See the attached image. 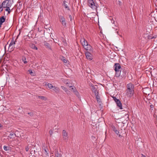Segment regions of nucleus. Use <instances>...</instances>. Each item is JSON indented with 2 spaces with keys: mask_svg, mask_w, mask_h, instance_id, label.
I'll use <instances>...</instances> for the list:
<instances>
[{
  "mask_svg": "<svg viewBox=\"0 0 157 157\" xmlns=\"http://www.w3.org/2000/svg\"><path fill=\"white\" fill-rule=\"evenodd\" d=\"M13 3V0H5L0 5V12L4 8L6 12V15L9 14L11 11V8Z\"/></svg>",
  "mask_w": 157,
  "mask_h": 157,
  "instance_id": "f257e3e1",
  "label": "nucleus"
},
{
  "mask_svg": "<svg viewBox=\"0 0 157 157\" xmlns=\"http://www.w3.org/2000/svg\"><path fill=\"white\" fill-rule=\"evenodd\" d=\"M114 67L116 71L115 76L116 77H119L120 75L121 72V67L119 63H116L114 65Z\"/></svg>",
  "mask_w": 157,
  "mask_h": 157,
  "instance_id": "f03ea898",
  "label": "nucleus"
},
{
  "mask_svg": "<svg viewBox=\"0 0 157 157\" xmlns=\"http://www.w3.org/2000/svg\"><path fill=\"white\" fill-rule=\"evenodd\" d=\"M126 95L127 97L131 98L134 95V90H126Z\"/></svg>",
  "mask_w": 157,
  "mask_h": 157,
  "instance_id": "7ed1b4c3",
  "label": "nucleus"
},
{
  "mask_svg": "<svg viewBox=\"0 0 157 157\" xmlns=\"http://www.w3.org/2000/svg\"><path fill=\"white\" fill-rule=\"evenodd\" d=\"M88 5L93 9H96L97 6L94 2L93 0H88Z\"/></svg>",
  "mask_w": 157,
  "mask_h": 157,
  "instance_id": "20e7f679",
  "label": "nucleus"
},
{
  "mask_svg": "<svg viewBox=\"0 0 157 157\" xmlns=\"http://www.w3.org/2000/svg\"><path fill=\"white\" fill-rule=\"evenodd\" d=\"M113 98L115 102L116 103L117 106L120 109H122L123 108L121 101L119 99H117L115 97H113Z\"/></svg>",
  "mask_w": 157,
  "mask_h": 157,
  "instance_id": "39448f33",
  "label": "nucleus"
},
{
  "mask_svg": "<svg viewBox=\"0 0 157 157\" xmlns=\"http://www.w3.org/2000/svg\"><path fill=\"white\" fill-rule=\"evenodd\" d=\"M134 86L133 84L131 83H129L127 84L126 86L127 90H134Z\"/></svg>",
  "mask_w": 157,
  "mask_h": 157,
  "instance_id": "423d86ee",
  "label": "nucleus"
},
{
  "mask_svg": "<svg viewBox=\"0 0 157 157\" xmlns=\"http://www.w3.org/2000/svg\"><path fill=\"white\" fill-rule=\"evenodd\" d=\"M63 82L67 86L69 87L72 86V82L69 81L67 79H63Z\"/></svg>",
  "mask_w": 157,
  "mask_h": 157,
  "instance_id": "0eeeda50",
  "label": "nucleus"
},
{
  "mask_svg": "<svg viewBox=\"0 0 157 157\" xmlns=\"http://www.w3.org/2000/svg\"><path fill=\"white\" fill-rule=\"evenodd\" d=\"M43 149L44 150V153L46 155V156L45 157H48V154H49V150L44 145H43L42 146Z\"/></svg>",
  "mask_w": 157,
  "mask_h": 157,
  "instance_id": "6e6552de",
  "label": "nucleus"
},
{
  "mask_svg": "<svg viewBox=\"0 0 157 157\" xmlns=\"http://www.w3.org/2000/svg\"><path fill=\"white\" fill-rule=\"evenodd\" d=\"M85 55L86 58L90 60H91L92 59V55L89 52H87L85 53Z\"/></svg>",
  "mask_w": 157,
  "mask_h": 157,
  "instance_id": "1a4fd4ad",
  "label": "nucleus"
},
{
  "mask_svg": "<svg viewBox=\"0 0 157 157\" xmlns=\"http://www.w3.org/2000/svg\"><path fill=\"white\" fill-rule=\"evenodd\" d=\"M84 48L85 50H86V51H90V52H92L93 51L92 47L90 45L88 44L87 45L85 46Z\"/></svg>",
  "mask_w": 157,
  "mask_h": 157,
  "instance_id": "9d476101",
  "label": "nucleus"
},
{
  "mask_svg": "<svg viewBox=\"0 0 157 157\" xmlns=\"http://www.w3.org/2000/svg\"><path fill=\"white\" fill-rule=\"evenodd\" d=\"M62 135L63 139L64 140H67L68 139V134L67 132L66 131L63 130L62 131Z\"/></svg>",
  "mask_w": 157,
  "mask_h": 157,
  "instance_id": "9b49d317",
  "label": "nucleus"
},
{
  "mask_svg": "<svg viewBox=\"0 0 157 157\" xmlns=\"http://www.w3.org/2000/svg\"><path fill=\"white\" fill-rule=\"evenodd\" d=\"M112 23L113 25V28L114 29H116V30H117V28L118 26V24H117V22L116 20H111Z\"/></svg>",
  "mask_w": 157,
  "mask_h": 157,
  "instance_id": "f8f14e48",
  "label": "nucleus"
},
{
  "mask_svg": "<svg viewBox=\"0 0 157 157\" xmlns=\"http://www.w3.org/2000/svg\"><path fill=\"white\" fill-rule=\"evenodd\" d=\"M80 42L83 47L88 44L87 41L84 38H82L80 40Z\"/></svg>",
  "mask_w": 157,
  "mask_h": 157,
  "instance_id": "ddd939ff",
  "label": "nucleus"
},
{
  "mask_svg": "<svg viewBox=\"0 0 157 157\" xmlns=\"http://www.w3.org/2000/svg\"><path fill=\"white\" fill-rule=\"evenodd\" d=\"M97 87L96 86H92V91L94 93V94H97L98 93V92L97 91Z\"/></svg>",
  "mask_w": 157,
  "mask_h": 157,
  "instance_id": "4468645a",
  "label": "nucleus"
},
{
  "mask_svg": "<svg viewBox=\"0 0 157 157\" xmlns=\"http://www.w3.org/2000/svg\"><path fill=\"white\" fill-rule=\"evenodd\" d=\"M52 88H53V90L56 93H58L59 92V89L58 87L53 86Z\"/></svg>",
  "mask_w": 157,
  "mask_h": 157,
  "instance_id": "2eb2a0df",
  "label": "nucleus"
},
{
  "mask_svg": "<svg viewBox=\"0 0 157 157\" xmlns=\"http://www.w3.org/2000/svg\"><path fill=\"white\" fill-rule=\"evenodd\" d=\"M37 97L40 99L44 101H46L47 100V98L45 97L42 96H37Z\"/></svg>",
  "mask_w": 157,
  "mask_h": 157,
  "instance_id": "dca6fc26",
  "label": "nucleus"
},
{
  "mask_svg": "<svg viewBox=\"0 0 157 157\" xmlns=\"http://www.w3.org/2000/svg\"><path fill=\"white\" fill-rule=\"evenodd\" d=\"M44 44L46 48L49 49L51 48V47L49 44L46 41L44 42Z\"/></svg>",
  "mask_w": 157,
  "mask_h": 157,
  "instance_id": "f3484780",
  "label": "nucleus"
},
{
  "mask_svg": "<svg viewBox=\"0 0 157 157\" xmlns=\"http://www.w3.org/2000/svg\"><path fill=\"white\" fill-rule=\"evenodd\" d=\"M55 154L56 157H62V155L59 153L58 151H56Z\"/></svg>",
  "mask_w": 157,
  "mask_h": 157,
  "instance_id": "a211bd4d",
  "label": "nucleus"
},
{
  "mask_svg": "<svg viewBox=\"0 0 157 157\" xmlns=\"http://www.w3.org/2000/svg\"><path fill=\"white\" fill-rule=\"evenodd\" d=\"M61 88L64 90L67 94L70 92V91L68 90L66 87L63 86H61Z\"/></svg>",
  "mask_w": 157,
  "mask_h": 157,
  "instance_id": "6ab92c4d",
  "label": "nucleus"
},
{
  "mask_svg": "<svg viewBox=\"0 0 157 157\" xmlns=\"http://www.w3.org/2000/svg\"><path fill=\"white\" fill-rule=\"evenodd\" d=\"M96 97V98L97 101L98 102V101H100V97L98 95V93L97 94H95Z\"/></svg>",
  "mask_w": 157,
  "mask_h": 157,
  "instance_id": "aec40b11",
  "label": "nucleus"
},
{
  "mask_svg": "<svg viewBox=\"0 0 157 157\" xmlns=\"http://www.w3.org/2000/svg\"><path fill=\"white\" fill-rule=\"evenodd\" d=\"M16 136V134H14V133H10V138H14Z\"/></svg>",
  "mask_w": 157,
  "mask_h": 157,
  "instance_id": "412c9836",
  "label": "nucleus"
},
{
  "mask_svg": "<svg viewBox=\"0 0 157 157\" xmlns=\"http://www.w3.org/2000/svg\"><path fill=\"white\" fill-rule=\"evenodd\" d=\"M74 94L76 95V96L78 98H79L80 97V95H79V92L77 91V90H76V91H75L73 92Z\"/></svg>",
  "mask_w": 157,
  "mask_h": 157,
  "instance_id": "4be33fe9",
  "label": "nucleus"
},
{
  "mask_svg": "<svg viewBox=\"0 0 157 157\" xmlns=\"http://www.w3.org/2000/svg\"><path fill=\"white\" fill-rule=\"evenodd\" d=\"M3 148L4 150L7 151L10 150V147L9 146H4L3 147Z\"/></svg>",
  "mask_w": 157,
  "mask_h": 157,
  "instance_id": "5701e85b",
  "label": "nucleus"
},
{
  "mask_svg": "<svg viewBox=\"0 0 157 157\" xmlns=\"http://www.w3.org/2000/svg\"><path fill=\"white\" fill-rule=\"evenodd\" d=\"M22 62L25 63L26 64L27 63V62L26 61V59L25 57H23L22 59Z\"/></svg>",
  "mask_w": 157,
  "mask_h": 157,
  "instance_id": "b1692460",
  "label": "nucleus"
},
{
  "mask_svg": "<svg viewBox=\"0 0 157 157\" xmlns=\"http://www.w3.org/2000/svg\"><path fill=\"white\" fill-rule=\"evenodd\" d=\"M70 88H71L70 89V90H71V91H72L73 92H74V91L75 90L76 91V88L75 86H72H72Z\"/></svg>",
  "mask_w": 157,
  "mask_h": 157,
  "instance_id": "393cba45",
  "label": "nucleus"
},
{
  "mask_svg": "<svg viewBox=\"0 0 157 157\" xmlns=\"http://www.w3.org/2000/svg\"><path fill=\"white\" fill-rule=\"evenodd\" d=\"M62 60L64 63H66L67 62V60L63 56H62Z\"/></svg>",
  "mask_w": 157,
  "mask_h": 157,
  "instance_id": "a878e982",
  "label": "nucleus"
},
{
  "mask_svg": "<svg viewBox=\"0 0 157 157\" xmlns=\"http://www.w3.org/2000/svg\"><path fill=\"white\" fill-rule=\"evenodd\" d=\"M15 44V41H11V42L10 43L9 46H10V47L11 46H14Z\"/></svg>",
  "mask_w": 157,
  "mask_h": 157,
  "instance_id": "bb28decb",
  "label": "nucleus"
},
{
  "mask_svg": "<svg viewBox=\"0 0 157 157\" xmlns=\"http://www.w3.org/2000/svg\"><path fill=\"white\" fill-rule=\"evenodd\" d=\"M47 85L48 86V88L50 89H52L53 86L52 85L51 83H48Z\"/></svg>",
  "mask_w": 157,
  "mask_h": 157,
  "instance_id": "cd10ccee",
  "label": "nucleus"
},
{
  "mask_svg": "<svg viewBox=\"0 0 157 157\" xmlns=\"http://www.w3.org/2000/svg\"><path fill=\"white\" fill-rule=\"evenodd\" d=\"M116 133V134H117V135H118L119 136V137H121V134H119V131L118 130H116L115 131H114Z\"/></svg>",
  "mask_w": 157,
  "mask_h": 157,
  "instance_id": "c85d7f7f",
  "label": "nucleus"
},
{
  "mask_svg": "<svg viewBox=\"0 0 157 157\" xmlns=\"http://www.w3.org/2000/svg\"><path fill=\"white\" fill-rule=\"evenodd\" d=\"M13 47H14V46H11L10 47V46H9V50H10V51H13L14 49Z\"/></svg>",
  "mask_w": 157,
  "mask_h": 157,
  "instance_id": "c756f323",
  "label": "nucleus"
},
{
  "mask_svg": "<svg viewBox=\"0 0 157 157\" xmlns=\"http://www.w3.org/2000/svg\"><path fill=\"white\" fill-rule=\"evenodd\" d=\"M111 128L113 130L114 132L116 130H117L116 128L113 125H112L111 126Z\"/></svg>",
  "mask_w": 157,
  "mask_h": 157,
  "instance_id": "7c9ffc66",
  "label": "nucleus"
},
{
  "mask_svg": "<svg viewBox=\"0 0 157 157\" xmlns=\"http://www.w3.org/2000/svg\"><path fill=\"white\" fill-rule=\"evenodd\" d=\"M63 5L65 8L67 9V10H69V7L66 3H64V4H63Z\"/></svg>",
  "mask_w": 157,
  "mask_h": 157,
  "instance_id": "2f4dec72",
  "label": "nucleus"
},
{
  "mask_svg": "<svg viewBox=\"0 0 157 157\" xmlns=\"http://www.w3.org/2000/svg\"><path fill=\"white\" fill-rule=\"evenodd\" d=\"M62 24L63 26H65L66 25V23L65 21V20H62V21H61Z\"/></svg>",
  "mask_w": 157,
  "mask_h": 157,
  "instance_id": "473e14b6",
  "label": "nucleus"
},
{
  "mask_svg": "<svg viewBox=\"0 0 157 157\" xmlns=\"http://www.w3.org/2000/svg\"><path fill=\"white\" fill-rule=\"evenodd\" d=\"M28 72L29 73L32 75H33V72L32 71V70L31 69L29 70H28Z\"/></svg>",
  "mask_w": 157,
  "mask_h": 157,
  "instance_id": "72a5a7b5",
  "label": "nucleus"
},
{
  "mask_svg": "<svg viewBox=\"0 0 157 157\" xmlns=\"http://www.w3.org/2000/svg\"><path fill=\"white\" fill-rule=\"evenodd\" d=\"M33 46V48L34 49H35L36 50H37L38 49V48H37L36 47L35 45H32Z\"/></svg>",
  "mask_w": 157,
  "mask_h": 157,
  "instance_id": "f704fd0d",
  "label": "nucleus"
},
{
  "mask_svg": "<svg viewBox=\"0 0 157 157\" xmlns=\"http://www.w3.org/2000/svg\"><path fill=\"white\" fill-rule=\"evenodd\" d=\"M151 109L152 110H153V108L154 107V106L153 105H151L150 106Z\"/></svg>",
  "mask_w": 157,
  "mask_h": 157,
  "instance_id": "c9c22d12",
  "label": "nucleus"
},
{
  "mask_svg": "<svg viewBox=\"0 0 157 157\" xmlns=\"http://www.w3.org/2000/svg\"><path fill=\"white\" fill-rule=\"evenodd\" d=\"M6 18L4 16H2L0 18V20H5Z\"/></svg>",
  "mask_w": 157,
  "mask_h": 157,
  "instance_id": "e433bc0d",
  "label": "nucleus"
},
{
  "mask_svg": "<svg viewBox=\"0 0 157 157\" xmlns=\"http://www.w3.org/2000/svg\"><path fill=\"white\" fill-rule=\"evenodd\" d=\"M25 149L26 151H27L29 149V148L28 147V146H27L25 147Z\"/></svg>",
  "mask_w": 157,
  "mask_h": 157,
  "instance_id": "4c0bfd02",
  "label": "nucleus"
},
{
  "mask_svg": "<svg viewBox=\"0 0 157 157\" xmlns=\"http://www.w3.org/2000/svg\"><path fill=\"white\" fill-rule=\"evenodd\" d=\"M28 114L30 116H32L33 115V113H28Z\"/></svg>",
  "mask_w": 157,
  "mask_h": 157,
  "instance_id": "58836bf2",
  "label": "nucleus"
},
{
  "mask_svg": "<svg viewBox=\"0 0 157 157\" xmlns=\"http://www.w3.org/2000/svg\"><path fill=\"white\" fill-rule=\"evenodd\" d=\"M118 4L119 5L121 6V5L122 3L121 1H119Z\"/></svg>",
  "mask_w": 157,
  "mask_h": 157,
  "instance_id": "ea45409f",
  "label": "nucleus"
},
{
  "mask_svg": "<svg viewBox=\"0 0 157 157\" xmlns=\"http://www.w3.org/2000/svg\"><path fill=\"white\" fill-rule=\"evenodd\" d=\"M49 133L50 135H51L52 134V130H50L49 131Z\"/></svg>",
  "mask_w": 157,
  "mask_h": 157,
  "instance_id": "a19ab883",
  "label": "nucleus"
},
{
  "mask_svg": "<svg viewBox=\"0 0 157 157\" xmlns=\"http://www.w3.org/2000/svg\"><path fill=\"white\" fill-rule=\"evenodd\" d=\"M156 36H154L152 37L151 38V39H153V38H156Z\"/></svg>",
  "mask_w": 157,
  "mask_h": 157,
  "instance_id": "79ce46f5",
  "label": "nucleus"
},
{
  "mask_svg": "<svg viewBox=\"0 0 157 157\" xmlns=\"http://www.w3.org/2000/svg\"><path fill=\"white\" fill-rule=\"evenodd\" d=\"M141 157H146V156L145 155L142 154Z\"/></svg>",
  "mask_w": 157,
  "mask_h": 157,
  "instance_id": "37998d69",
  "label": "nucleus"
},
{
  "mask_svg": "<svg viewBox=\"0 0 157 157\" xmlns=\"http://www.w3.org/2000/svg\"><path fill=\"white\" fill-rule=\"evenodd\" d=\"M66 1L65 0H64L63 2V4H64V3H66Z\"/></svg>",
  "mask_w": 157,
  "mask_h": 157,
  "instance_id": "c03bdc74",
  "label": "nucleus"
},
{
  "mask_svg": "<svg viewBox=\"0 0 157 157\" xmlns=\"http://www.w3.org/2000/svg\"><path fill=\"white\" fill-rule=\"evenodd\" d=\"M2 125L1 124H0V127H2Z\"/></svg>",
  "mask_w": 157,
  "mask_h": 157,
  "instance_id": "a18cd8bd",
  "label": "nucleus"
},
{
  "mask_svg": "<svg viewBox=\"0 0 157 157\" xmlns=\"http://www.w3.org/2000/svg\"><path fill=\"white\" fill-rule=\"evenodd\" d=\"M116 33H117V34H118V31H117Z\"/></svg>",
  "mask_w": 157,
  "mask_h": 157,
  "instance_id": "49530a36",
  "label": "nucleus"
},
{
  "mask_svg": "<svg viewBox=\"0 0 157 157\" xmlns=\"http://www.w3.org/2000/svg\"><path fill=\"white\" fill-rule=\"evenodd\" d=\"M70 19H71V20L72 18L71 17H70Z\"/></svg>",
  "mask_w": 157,
  "mask_h": 157,
  "instance_id": "de8ad7c7",
  "label": "nucleus"
},
{
  "mask_svg": "<svg viewBox=\"0 0 157 157\" xmlns=\"http://www.w3.org/2000/svg\"><path fill=\"white\" fill-rule=\"evenodd\" d=\"M70 19H71V20L72 18L71 17H70Z\"/></svg>",
  "mask_w": 157,
  "mask_h": 157,
  "instance_id": "09e8293b",
  "label": "nucleus"
},
{
  "mask_svg": "<svg viewBox=\"0 0 157 157\" xmlns=\"http://www.w3.org/2000/svg\"><path fill=\"white\" fill-rule=\"evenodd\" d=\"M6 46H5V48H6Z\"/></svg>",
  "mask_w": 157,
  "mask_h": 157,
  "instance_id": "8fccbe9b",
  "label": "nucleus"
},
{
  "mask_svg": "<svg viewBox=\"0 0 157 157\" xmlns=\"http://www.w3.org/2000/svg\"><path fill=\"white\" fill-rule=\"evenodd\" d=\"M98 22H99V20H98Z\"/></svg>",
  "mask_w": 157,
  "mask_h": 157,
  "instance_id": "3c124183",
  "label": "nucleus"
}]
</instances>
